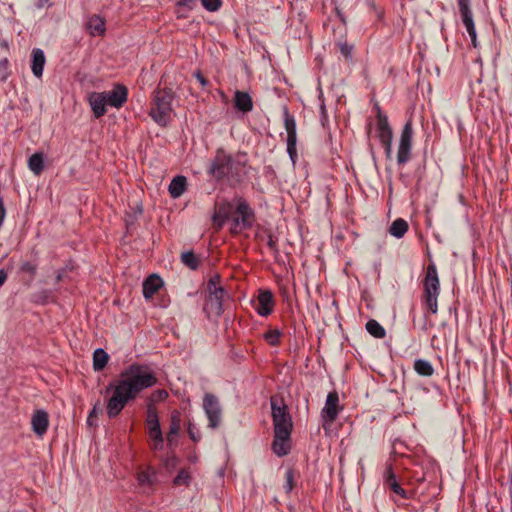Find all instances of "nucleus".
<instances>
[{
    "instance_id": "nucleus-1",
    "label": "nucleus",
    "mask_w": 512,
    "mask_h": 512,
    "mask_svg": "<svg viewBox=\"0 0 512 512\" xmlns=\"http://www.w3.org/2000/svg\"><path fill=\"white\" fill-rule=\"evenodd\" d=\"M157 383V378L149 367L133 364L123 370L117 384L127 392L132 399L144 389Z\"/></svg>"
},
{
    "instance_id": "nucleus-2",
    "label": "nucleus",
    "mask_w": 512,
    "mask_h": 512,
    "mask_svg": "<svg viewBox=\"0 0 512 512\" xmlns=\"http://www.w3.org/2000/svg\"><path fill=\"white\" fill-rule=\"evenodd\" d=\"M174 98L175 93L168 87L157 88L152 93L149 115L158 125L165 127L171 121Z\"/></svg>"
},
{
    "instance_id": "nucleus-3",
    "label": "nucleus",
    "mask_w": 512,
    "mask_h": 512,
    "mask_svg": "<svg viewBox=\"0 0 512 512\" xmlns=\"http://www.w3.org/2000/svg\"><path fill=\"white\" fill-rule=\"evenodd\" d=\"M424 299L428 310L436 314L438 311V296L440 292V283L435 265L427 267L424 279Z\"/></svg>"
},
{
    "instance_id": "nucleus-4",
    "label": "nucleus",
    "mask_w": 512,
    "mask_h": 512,
    "mask_svg": "<svg viewBox=\"0 0 512 512\" xmlns=\"http://www.w3.org/2000/svg\"><path fill=\"white\" fill-rule=\"evenodd\" d=\"M274 433L291 434L293 423L287 405L277 397L270 399Z\"/></svg>"
},
{
    "instance_id": "nucleus-5",
    "label": "nucleus",
    "mask_w": 512,
    "mask_h": 512,
    "mask_svg": "<svg viewBox=\"0 0 512 512\" xmlns=\"http://www.w3.org/2000/svg\"><path fill=\"white\" fill-rule=\"evenodd\" d=\"M111 390H113V394L107 401L106 412L108 417L113 419L121 413L126 404L132 400V398L118 384L115 386L113 384H109V386L106 388V393Z\"/></svg>"
},
{
    "instance_id": "nucleus-6",
    "label": "nucleus",
    "mask_w": 512,
    "mask_h": 512,
    "mask_svg": "<svg viewBox=\"0 0 512 512\" xmlns=\"http://www.w3.org/2000/svg\"><path fill=\"white\" fill-rule=\"evenodd\" d=\"M235 202L236 212L239 214V217L233 219L231 232L234 234H238L242 230L249 229L252 227L254 212L244 198L237 197L235 198Z\"/></svg>"
},
{
    "instance_id": "nucleus-7",
    "label": "nucleus",
    "mask_w": 512,
    "mask_h": 512,
    "mask_svg": "<svg viewBox=\"0 0 512 512\" xmlns=\"http://www.w3.org/2000/svg\"><path fill=\"white\" fill-rule=\"evenodd\" d=\"M413 138V125L412 120L409 119L403 126L401 131L398 149H397V164L402 166L406 164L411 158Z\"/></svg>"
},
{
    "instance_id": "nucleus-8",
    "label": "nucleus",
    "mask_w": 512,
    "mask_h": 512,
    "mask_svg": "<svg viewBox=\"0 0 512 512\" xmlns=\"http://www.w3.org/2000/svg\"><path fill=\"white\" fill-rule=\"evenodd\" d=\"M377 137L380 143L383 145L386 157L390 159L392 157V139L393 132L388 123V118L385 114H383L380 108L377 106Z\"/></svg>"
},
{
    "instance_id": "nucleus-9",
    "label": "nucleus",
    "mask_w": 512,
    "mask_h": 512,
    "mask_svg": "<svg viewBox=\"0 0 512 512\" xmlns=\"http://www.w3.org/2000/svg\"><path fill=\"white\" fill-rule=\"evenodd\" d=\"M283 116H284V126L287 132V153L293 164L296 162L297 158V131H296V121L293 115L289 113V110L286 106L283 107Z\"/></svg>"
},
{
    "instance_id": "nucleus-10",
    "label": "nucleus",
    "mask_w": 512,
    "mask_h": 512,
    "mask_svg": "<svg viewBox=\"0 0 512 512\" xmlns=\"http://www.w3.org/2000/svg\"><path fill=\"white\" fill-rule=\"evenodd\" d=\"M247 157L245 153H238L232 156L227 176L225 179L230 185H236L241 183L247 172H246Z\"/></svg>"
},
{
    "instance_id": "nucleus-11",
    "label": "nucleus",
    "mask_w": 512,
    "mask_h": 512,
    "mask_svg": "<svg viewBox=\"0 0 512 512\" xmlns=\"http://www.w3.org/2000/svg\"><path fill=\"white\" fill-rule=\"evenodd\" d=\"M203 409L208 419V427L211 429L217 428L221 423L222 416L218 398L211 393H206L203 398Z\"/></svg>"
},
{
    "instance_id": "nucleus-12",
    "label": "nucleus",
    "mask_w": 512,
    "mask_h": 512,
    "mask_svg": "<svg viewBox=\"0 0 512 512\" xmlns=\"http://www.w3.org/2000/svg\"><path fill=\"white\" fill-rule=\"evenodd\" d=\"M341 410L338 393L336 391L329 392L324 407L321 410L323 427L325 428L327 425H331L337 419Z\"/></svg>"
},
{
    "instance_id": "nucleus-13",
    "label": "nucleus",
    "mask_w": 512,
    "mask_h": 512,
    "mask_svg": "<svg viewBox=\"0 0 512 512\" xmlns=\"http://www.w3.org/2000/svg\"><path fill=\"white\" fill-rule=\"evenodd\" d=\"M233 155L227 154L223 149H218L210 163L209 173L217 180L225 179Z\"/></svg>"
},
{
    "instance_id": "nucleus-14",
    "label": "nucleus",
    "mask_w": 512,
    "mask_h": 512,
    "mask_svg": "<svg viewBox=\"0 0 512 512\" xmlns=\"http://www.w3.org/2000/svg\"><path fill=\"white\" fill-rule=\"evenodd\" d=\"M459 11L462 22L471 38L472 45L477 47V34L473 20V14L470 8V0H458Z\"/></svg>"
},
{
    "instance_id": "nucleus-15",
    "label": "nucleus",
    "mask_w": 512,
    "mask_h": 512,
    "mask_svg": "<svg viewBox=\"0 0 512 512\" xmlns=\"http://www.w3.org/2000/svg\"><path fill=\"white\" fill-rule=\"evenodd\" d=\"M147 425L149 437L154 440V449H162L163 434L156 410L149 408L147 415Z\"/></svg>"
},
{
    "instance_id": "nucleus-16",
    "label": "nucleus",
    "mask_w": 512,
    "mask_h": 512,
    "mask_svg": "<svg viewBox=\"0 0 512 512\" xmlns=\"http://www.w3.org/2000/svg\"><path fill=\"white\" fill-rule=\"evenodd\" d=\"M108 106L121 108L128 99V89L122 84H116L110 91L103 92Z\"/></svg>"
},
{
    "instance_id": "nucleus-17",
    "label": "nucleus",
    "mask_w": 512,
    "mask_h": 512,
    "mask_svg": "<svg viewBox=\"0 0 512 512\" xmlns=\"http://www.w3.org/2000/svg\"><path fill=\"white\" fill-rule=\"evenodd\" d=\"M219 282L220 277L216 275L210 278L207 284L211 305L215 306L217 310L222 309V302L225 295V290L219 285Z\"/></svg>"
},
{
    "instance_id": "nucleus-18",
    "label": "nucleus",
    "mask_w": 512,
    "mask_h": 512,
    "mask_svg": "<svg viewBox=\"0 0 512 512\" xmlns=\"http://www.w3.org/2000/svg\"><path fill=\"white\" fill-rule=\"evenodd\" d=\"M257 302L256 311L260 316L266 317L271 314L274 307V298L270 290H260Z\"/></svg>"
},
{
    "instance_id": "nucleus-19",
    "label": "nucleus",
    "mask_w": 512,
    "mask_h": 512,
    "mask_svg": "<svg viewBox=\"0 0 512 512\" xmlns=\"http://www.w3.org/2000/svg\"><path fill=\"white\" fill-rule=\"evenodd\" d=\"M88 101L95 118H100L105 115L108 103L103 92L90 93Z\"/></svg>"
},
{
    "instance_id": "nucleus-20",
    "label": "nucleus",
    "mask_w": 512,
    "mask_h": 512,
    "mask_svg": "<svg viewBox=\"0 0 512 512\" xmlns=\"http://www.w3.org/2000/svg\"><path fill=\"white\" fill-rule=\"evenodd\" d=\"M290 436L288 433H274L272 449L277 456L283 457L290 452Z\"/></svg>"
},
{
    "instance_id": "nucleus-21",
    "label": "nucleus",
    "mask_w": 512,
    "mask_h": 512,
    "mask_svg": "<svg viewBox=\"0 0 512 512\" xmlns=\"http://www.w3.org/2000/svg\"><path fill=\"white\" fill-rule=\"evenodd\" d=\"M32 430L38 436H43L49 425L48 414L45 410H36L31 419Z\"/></svg>"
},
{
    "instance_id": "nucleus-22",
    "label": "nucleus",
    "mask_w": 512,
    "mask_h": 512,
    "mask_svg": "<svg viewBox=\"0 0 512 512\" xmlns=\"http://www.w3.org/2000/svg\"><path fill=\"white\" fill-rule=\"evenodd\" d=\"M137 482L138 485L147 492L152 491L153 486L157 483V472L151 466H148L146 469L140 470L137 472Z\"/></svg>"
},
{
    "instance_id": "nucleus-23",
    "label": "nucleus",
    "mask_w": 512,
    "mask_h": 512,
    "mask_svg": "<svg viewBox=\"0 0 512 512\" xmlns=\"http://www.w3.org/2000/svg\"><path fill=\"white\" fill-rule=\"evenodd\" d=\"M385 484L391 491H393L396 495L400 496L402 499L411 498V493L404 490L398 483L391 466L386 468Z\"/></svg>"
},
{
    "instance_id": "nucleus-24",
    "label": "nucleus",
    "mask_w": 512,
    "mask_h": 512,
    "mask_svg": "<svg viewBox=\"0 0 512 512\" xmlns=\"http://www.w3.org/2000/svg\"><path fill=\"white\" fill-rule=\"evenodd\" d=\"M163 280L156 274L148 276L143 282V296L150 299L162 287Z\"/></svg>"
},
{
    "instance_id": "nucleus-25",
    "label": "nucleus",
    "mask_w": 512,
    "mask_h": 512,
    "mask_svg": "<svg viewBox=\"0 0 512 512\" xmlns=\"http://www.w3.org/2000/svg\"><path fill=\"white\" fill-rule=\"evenodd\" d=\"M235 108L243 113H248L253 109V100L249 93L236 91L234 95Z\"/></svg>"
},
{
    "instance_id": "nucleus-26",
    "label": "nucleus",
    "mask_w": 512,
    "mask_h": 512,
    "mask_svg": "<svg viewBox=\"0 0 512 512\" xmlns=\"http://www.w3.org/2000/svg\"><path fill=\"white\" fill-rule=\"evenodd\" d=\"M45 62L46 59L43 50L39 48L33 49L31 70L35 77L40 78L42 76Z\"/></svg>"
},
{
    "instance_id": "nucleus-27",
    "label": "nucleus",
    "mask_w": 512,
    "mask_h": 512,
    "mask_svg": "<svg viewBox=\"0 0 512 512\" xmlns=\"http://www.w3.org/2000/svg\"><path fill=\"white\" fill-rule=\"evenodd\" d=\"M187 180L185 176L178 175L172 179L168 187L170 196L174 199L179 198L186 190Z\"/></svg>"
},
{
    "instance_id": "nucleus-28",
    "label": "nucleus",
    "mask_w": 512,
    "mask_h": 512,
    "mask_svg": "<svg viewBox=\"0 0 512 512\" xmlns=\"http://www.w3.org/2000/svg\"><path fill=\"white\" fill-rule=\"evenodd\" d=\"M87 27L91 35L100 36L105 32V21L99 15H93L89 18Z\"/></svg>"
},
{
    "instance_id": "nucleus-29",
    "label": "nucleus",
    "mask_w": 512,
    "mask_h": 512,
    "mask_svg": "<svg viewBox=\"0 0 512 512\" xmlns=\"http://www.w3.org/2000/svg\"><path fill=\"white\" fill-rule=\"evenodd\" d=\"M408 228L409 226L406 220H404L403 218H397L390 225L389 233L393 237L400 239L406 234Z\"/></svg>"
},
{
    "instance_id": "nucleus-30",
    "label": "nucleus",
    "mask_w": 512,
    "mask_h": 512,
    "mask_svg": "<svg viewBox=\"0 0 512 512\" xmlns=\"http://www.w3.org/2000/svg\"><path fill=\"white\" fill-rule=\"evenodd\" d=\"M28 167L35 174L40 175L44 170V157L42 153H34L28 159Z\"/></svg>"
},
{
    "instance_id": "nucleus-31",
    "label": "nucleus",
    "mask_w": 512,
    "mask_h": 512,
    "mask_svg": "<svg viewBox=\"0 0 512 512\" xmlns=\"http://www.w3.org/2000/svg\"><path fill=\"white\" fill-rule=\"evenodd\" d=\"M109 356L102 348H97L93 353V368L101 371L108 363Z\"/></svg>"
},
{
    "instance_id": "nucleus-32",
    "label": "nucleus",
    "mask_w": 512,
    "mask_h": 512,
    "mask_svg": "<svg viewBox=\"0 0 512 512\" xmlns=\"http://www.w3.org/2000/svg\"><path fill=\"white\" fill-rule=\"evenodd\" d=\"M180 430V414L175 411L171 415V423L169 427V431L167 433L166 439L169 444L174 441V438L177 436Z\"/></svg>"
},
{
    "instance_id": "nucleus-33",
    "label": "nucleus",
    "mask_w": 512,
    "mask_h": 512,
    "mask_svg": "<svg viewBox=\"0 0 512 512\" xmlns=\"http://www.w3.org/2000/svg\"><path fill=\"white\" fill-rule=\"evenodd\" d=\"M414 370L417 372V374L424 377H430L434 373L433 366L428 360L425 359H417L414 362Z\"/></svg>"
},
{
    "instance_id": "nucleus-34",
    "label": "nucleus",
    "mask_w": 512,
    "mask_h": 512,
    "mask_svg": "<svg viewBox=\"0 0 512 512\" xmlns=\"http://www.w3.org/2000/svg\"><path fill=\"white\" fill-rule=\"evenodd\" d=\"M365 327L367 332L375 338L382 339L386 335V331L383 326L374 319L369 320Z\"/></svg>"
},
{
    "instance_id": "nucleus-35",
    "label": "nucleus",
    "mask_w": 512,
    "mask_h": 512,
    "mask_svg": "<svg viewBox=\"0 0 512 512\" xmlns=\"http://www.w3.org/2000/svg\"><path fill=\"white\" fill-rule=\"evenodd\" d=\"M181 261L191 270H196L199 266V259L192 251L182 253Z\"/></svg>"
},
{
    "instance_id": "nucleus-36",
    "label": "nucleus",
    "mask_w": 512,
    "mask_h": 512,
    "mask_svg": "<svg viewBox=\"0 0 512 512\" xmlns=\"http://www.w3.org/2000/svg\"><path fill=\"white\" fill-rule=\"evenodd\" d=\"M295 485V471L292 468H289L285 472V484L284 490L287 494L291 493Z\"/></svg>"
},
{
    "instance_id": "nucleus-37",
    "label": "nucleus",
    "mask_w": 512,
    "mask_h": 512,
    "mask_svg": "<svg viewBox=\"0 0 512 512\" xmlns=\"http://www.w3.org/2000/svg\"><path fill=\"white\" fill-rule=\"evenodd\" d=\"M282 332L279 329H270L264 334V339L272 346L279 343Z\"/></svg>"
},
{
    "instance_id": "nucleus-38",
    "label": "nucleus",
    "mask_w": 512,
    "mask_h": 512,
    "mask_svg": "<svg viewBox=\"0 0 512 512\" xmlns=\"http://www.w3.org/2000/svg\"><path fill=\"white\" fill-rule=\"evenodd\" d=\"M191 476L187 470H180L177 476L174 478L175 485H188L190 482Z\"/></svg>"
},
{
    "instance_id": "nucleus-39",
    "label": "nucleus",
    "mask_w": 512,
    "mask_h": 512,
    "mask_svg": "<svg viewBox=\"0 0 512 512\" xmlns=\"http://www.w3.org/2000/svg\"><path fill=\"white\" fill-rule=\"evenodd\" d=\"M202 6L210 12H215L221 7V0H200Z\"/></svg>"
},
{
    "instance_id": "nucleus-40",
    "label": "nucleus",
    "mask_w": 512,
    "mask_h": 512,
    "mask_svg": "<svg viewBox=\"0 0 512 512\" xmlns=\"http://www.w3.org/2000/svg\"><path fill=\"white\" fill-rule=\"evenodd\" d=\"M228 219V213L215 212L212 216L213 223L217 226V229H221Z\"/></svg>"
},
{
    "instance_id": "nucleus-41",
    "label": "nucleus",
    "mask_w": 512,
    "mask_h": 512,
    "mask_svg": "<svg viewBox=\"0 0 512 512\" xmlns=\"http://www.w3.org/2000/svg\"><path fill=\"white\" fill-rule=\"evenodd\" d=\"M338 47H339L340 53L346 59H351L352 58V50H353V46L352 45H349L346 42H341V43H338Z\"/></svg>"
},
{
    "instance_id": "nucleus-42",
    "label": "nucleus",
    "mask_w": 512,
    "mask_h": 512,
    "mask_svg": "<svg viewBox=\"0 0 512 512\" xmlns=\"http://www.w3.org/2000/svg\"><path fill=\"white\" fill-rule=\"evenodd\" d=\"M20 269L22 272H25V273H28V274L34 276L36 274L37 266H36V264H34L32 262L26 261V262L22 263Z\"/></svg>"
},
{
    "instance_id": "nucleus-43",
    "label": "nucleus",
    "mask_w": 512,
    "mask_h": 512,
    "mask_svg": "<svg viewBox=\"0 0 512 512\" xmlns=\"http://www.w3.org/2000/svg\"><path fill=\"white\" fill-rule=\"evenodd\" d=\"M266 245L272 252H274V253L278 252L277 241L274 239V237L271 234H269L267 236Z\"/></svg>"
},
{
    "instance_id": "nucleus-44",
    "label": "nucleus",
    "mask_w": 512,
    "mask_h": 512,
    "mask_svg": "<svg viewBox=\"0 0 512 512\" xmlns=\"http://www.w3.org/2000/svg\"><path fill=\"white\" fill-rule=\"evenodd\" d=\"M197 1L198 0H178L177 6H182V7L188 8V9H193L196 6Z\"/></svg>"
},
{
    "instance_id": "nucleus-45",
    "label": "nucleus",
    "mask_w": 512,
    "mask_h": 512,
    "mask_svg": "<svg viewBox=\"0 0 512 512\" xmlns=\"http://www.w3.org/2000/svg\"><path fill=\"white\" fill-rule=\"evenodd\" d=\"M103 412L102 405L100 401L96 402L90 412V418H96L99 413Z\"/></svg>"
},
{
    "instance_id": "nucleus-46",
    "label": "nucleus",
    "mask_w": 512,
    "mask_h": 512,
    "mask_svg": "<svg viewBox=\"0 0 512 512\" xmlns=\"http://www.w3.org/2000/svg\"><path fill=\"white\" fill-rule=\"evenodd\" d=\"M188 434L190 436V438L193 440V441H198L200 436L198 434L197 431H195V427L194 425L192 424H189V427H188Z\"/></svg>"
},
{
    "instance_id": "nucleus-47",
    "label": "nucleus",
    "mask_w": 512,
    "mask_h": 512,
    "mask_svg": "<svg viewBox=\"0 0 512 512\" xmlns=\"http://www.w3.org/2000/svg\"><path fill=\"white\" fill-rule=\"evenodd\" d=\"M155 400H164L168 397V393L165 390H157L153 393Z\"/></svg>"
},
{
    "instance_id": "nucleus-48",
    "label": "nucleus",
    "mask_w": 512,
    "mask_h": 512,
    "mask_svg": "<svg viewBox=\"0 0 512 512\" xmlns=\"http://www.w3.org/2000/svg\"><path fill=\"white\" fill-rule=\"evenodd\" d=\"M195 78L199 81L202 87L207 86L208 81L207 79L202 75L200 71H197L194 73Z\"/></svg>"
},
{
    "instance_id": "nucleus-49",
    "label": "nucleus",
    "mask_w": 512,
    "mask_h": 512,
    "mask_svg": "<svg viewBox=\"0 0 512 512\" xmlns=\"http://www.w3.org/2000/svg\"><path fill=\"white\" fill-rule=\"evenodd\" d=\"M231 205L230 203L226 202V203H221L219 205V208L216 212H221V213H228L229 214V209H230Z\"/></svg>"
},
{
    "instance_id": "nucleus-50",
    "label": "nucleus",
    "mask_w": 512,
    "mask_h": 512,
    "mask_svg": "<svg viewBox=\"0 0 512 512\" xmlns=\"http://www.w3.org/2000/svg\"><path fill=\"white\" fill-rule=\"evenodd\" d=\"M8 274L4 269H0V287L6 282Z\"/></svg>"
},
{
    "instance_id": "nucleus-51",
    "label": "nucleus",
    "mask_w": 512,
    "mask_h": 512,
    "mask_svg": "<svg viewBox=\"0 0 512 512\" xmlns=\"http://www.w3.org/2000/svg\"><path fill=\"white\" fill-rule=\"evenodd\" d=\"M45 5L50 6V5H51L50 0H39V1H38L37 6H38L39 8H42V7H43V6H45Z\"/></svg>"
},
{
    "instance_id": "nucleus-52",
    "label": "nucleus",
    "mask_w": 512,
    "mask_h": 512,
    "mask_svg": "<svg viewBox=\"0 0 512 512\" xmlns=\"http://www.w3.org/2000/svg\"><path fill=\"white\" fill-rule=\"evenodd\" d=\"M320 111H321L322 119H326L327 118L326 108H325V105L323 103L320 105Z\"/></svg>"
},
{
    "instance_id": "nucleus-53",
    "label": "nucleus",
    "mask_w": 512,
    "mask_h": 512,
    "mask_svg": "<svg viewBox=\"0 0 512 512\" xmlns=\"http://www.w3.org/2000/svg\"><path fill=\"white\" fill-rule=\"evenodd\" d=\"M62 278H63V271H58V273L56 275V282L61 281Z\"/></svg>"
},
{
    "instance_id": "nucleus-54",
    "label": "nucleus",
    "mask_w": 512,
    "mask_h": 512,
    "mask_svg": "<svg viewBox=\"0 0 512 512\" xmlns=\"http://www.w3.org/2000/svg\"><path fill=\"white\" fill-rule=\"evenodd\" d=\"M93 419H94V418H90V415L88 416V418H87V423H88V425H89V426H93V425H95V423H94V420H93Z\"/></svg>"
}]
</instances>
